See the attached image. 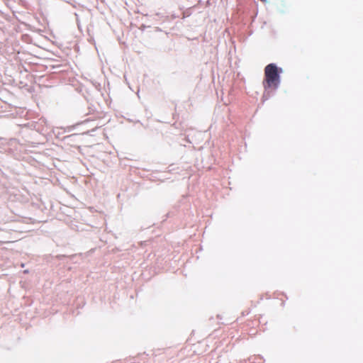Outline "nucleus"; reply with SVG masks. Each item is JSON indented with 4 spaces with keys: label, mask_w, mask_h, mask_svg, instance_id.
Returning a JSON list of instances; mask_svg holds the SVG:
<instances>
[{
    "label": "nucleus",
    "mask_w": 363,
    "mask_h": 363,
    "mask_svg": "<svg viewBox=\"0 0 363 363\" xmlns=\"http://www.w3.org/2000/svg\"><path fill=\"white\" fill-rule=\"evenodd\" d=\"M282 72L281 68L277 67L275 64L267 65L264 68V78L262 82L265 91L275 90L280 84L279 74Z\"/></svg>",
    "instance_id": "nucleus-1"
}]
</instances>
